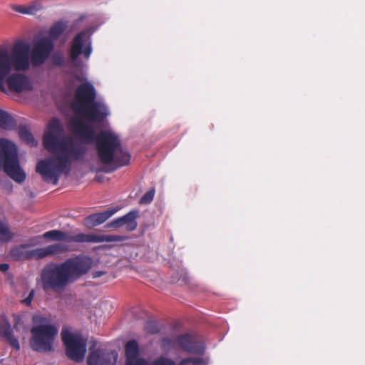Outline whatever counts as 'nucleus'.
<instances>
[{
	"mask_svg": "<svg viewBox=\"0 0 365 365\" xmlns=\"http://www.w3.org/2000/svg\"><path fill=\"white\" fill-rule=\"evenodd\" d=\"M90 29L78 34L73 39L70 49L72 78L82 83L75 92L72 102L73 115L70 118L68 128L71 133L81 142L77 143L64 135L62 123L53 118L48 125L43 135L44 148L56 156L40 160L36 172L49 183L56 185L61 174L68 175L73 161H83L87 153L86 144L95 142L99 161L110 170L128 165L129 154L123 149L118 135L108 130L96 134L94 123L102 121L109 115L106 106L101 101H94L96 92L93 86L86 81L83 73L86 61L92 53Z\"/></svg>",
	"mask_w": 365,
	"mask_h": 365,
	"instance_id": "nucleus-1",
	"label": "nucleus"
},
{
	"mask_svg": "<svg viewBox=\"0 0 365 365\" xmlns=\"http://www.w3.org/2000/svg\"><path fill=\"white\" fill-rule=\"evenodd\" d=\"M67 28L64 21H58L51 26L48 36L40 33L29 44L19 40L12 44L0 46V91L7 90L16 93H27L34 90V80L26 74L31 65L43 64L54 48V41Z\"/></svg>",
	"mask_w": 365,
	"mask_h": 365,
	"instance_id": "nucleus-2",
	"label": "nucleus"
},
{
	"mask_svg": "<svg viewBox=\"0 0 365 365\" xmlns=\"http://www.w3.org/2000/svg\"><path fill=\"white\" fill-rule=\"evenodd\" d=\"M91 259L86 257H76L62 263L46 266L41 272V284L46 292H63L66 288L91 267Z\"/></svg>",
	"mask_w": 365,
	"mask_h": 365,
	"instance_id": "nucleus-3",
	"label": "nucleus"
},
{
	"mask_svg": "<svg viewBox=\"0 0 365 365\" xmlns=\"http://www.w3.org/2000/svg\"><path fill=\"white\" fill-rule=\"evenodd\" d=\"M32 322L31 347L33 350L39 352L51 351L58 334V329L48 318L40 314L34 315Z\"/></svg>",
	"mask_w": 365,
	"mask_h": 365,
	"instance_id": "nucleus-4",
	"label": "nucleus"
},
{
	"mask_svg": "<svg viewBox=\"0 0 365 365\" xmlns=\"http://www.w3.org/2000/svg\"><path fill=\"white\" fill-rule=\"evenodd\" d=\"M139 346L135 340L128 341L125 346V365H207L209 359L207 357H188L181 360L178 364L165 356H160L151 363L138 356Z\"/></svg>",
	"mask_w": 365,
	"mask_h": 365,
	"instance_id": "nucleus-5",
	"label": "nucleus"
},
{
	"mask_svg": "<svg viewBox=\"0 0 365 365\" xmlns=\"http://www.w3.org/2000/svg\"><path fill=\"white\" fill-rule=\"evenodd\" d=\"M1 168L14 181L21 183L25 180L26 175L19 165L16 146L4 138L0 139V169Z\"/></svg>",
	"mask_w": 365,
	"mask_h": 365,
	"instance_id": "nucleus-6",
	"label": "nucleus"
},
{
	"mask_svg": "<svg viewBox=\"0 0 365 365\" xmlns=\"http://www.w3.org/2000/svg\"><path fill=\"white\" fill-rule=\"evenodd\" d=\"M43 237L51 241L88 243L115 242L120 240V237L117 235H102L86 233H79L75 235H70L68 233L58 230H53L46 232L43 233Z\"/></svg>",
	"mask_w": 365,
	"mask_h": 365,
	"instance_id": "nucleus-7",
	"label": "nucleus"
},
{
	"mask_svg": "<svg viewBox=\"0 0 365 365\" xmlns=\"http://www.w3.org/2000/svg\"><path fill=\"white\" fill-rule=\"evenodd\" d=\"M62 340L66 348V354L75 361L83 359L86 353V341L79 334L63 330Z\"/></svg>",
	"mask_w": 365,
	"mask_h": 365,
	"instance_id": "nucleus-8",
	"label": "nucleus"
},
{
	"mask_svg": "<svg viewBox=\"0 0 365 365\" xmlns=\"http://www.w3.org/2000/svg\"><path fill=\"white\" fill-rule=\"evenodd\" d=\"M177 345L183 350L196 354H202L205 351V345L199 337L190 334L180 335L176 339Z\"/></svg>",
	"mask_w": 365,
	"mask_h": 365,
	"instance_id": "nucleus-9",
	"label": "nucleus"
},
{
	"mask_svg": "<svg viewBox=\"0 0 365 365\" xmlns=\"http://www.w3.org/2000/svg\"><path fill=\"white\" fill-rule=\"evenodd\" d=\"M118 354L115 351L105 352L101 350L92 351L88 357V365H115Z\"/></svg>",
	"mask_w": 365,
	"mask_h": 365,
	"instance_id": "nucleus-10",
	"label": "nucleus"
},
{
	"mask_svg": "<svg viewBox=\"0 0 365 365\" xmlns=\"http://www.w3.org/2000/svg\"><path fill=\"white\" fill-rule=\"evenodd\" d=\"M138 216V210H132L125 215L118 217L109 224L107 225L108 227H120L125 226L126 230L133 231L137 227L136 218Z\"/></svg>",
	"mask_w": 365,
	"mask_h": 365,
	"instance_id": "nucleus-11",
	"label": "nucleus"
},
{
	"mask_svg": "<svg viewBox=\"0 0 365 365\" xmlns=\"http://www.w3.org/2000/svg\"><path fill=\"white\" fill-rule=\"evenodd\" d=\"M68 250L67 245L61 243H56L44 247L33 250L34 259H42L48 256H56Z\"/></svg>",
	"mask_w": 365,
	"mask_h": 365,
	"instance_id": "nucleus-12",
	"label": "nucleus"
},
{
	"mask_svg": "<svg viewBox=\"0 0 365 365\" xmlns=\"http://www.w3.org/2000/svg\"><path fill=\"white\" fill-rule=\"evenodd\" d=\"M118 210V209L117 208H110L104 212L91 215L84 219L83 225L88 228H92L98 226L106 222Z\"/></svg>",
	"mask_w": 365,
	"mask_h": 365,
	"instance_id": "nucleus-13",
	"label": "nucleus"
},
{
	"mask_svg": "<svg viewBox=\"0 0 365 365\" xmlns=\"http://www.w3.org/2000/svg\"><path fill=\"white\" fill-rule=\"evenodd\" d=\"M0 336L4 337L16 349H20L19 341L13 336L11 325L6 320L0 324Z\"/></svg>",
	"mask_w": 365,
	"mask_h": 365,
	"instance_id": "nucleus-14",
	"label": "nucleus"
},
{
	"mask_svg": "<svg viewBox=\"0 0 365 365\" xmlns=\"http://www.w3.org/2000/svg\"><path fill=\"white\" fill-rule=\"evenodd\" d=\"M10 257L14 260H23L26 259H34L33 250H29L27 245H21L13 248L10 252Z\"/></svg>",
	"mask_w": 365,
	"mask_h": 365,
	"instance_id": "nucleus-15",
	"label": "nucleus"
},
{
	"mask_svg": "<svg viewBox=\"0 0 365 365\" xmlns=\"http://www.w3.org/2000/svg\"><path fill=\"white\" fill-rule=\"evenodd\" d=\"M15 126L14 119L8 113L0 109V128L4 130H11Z\"/></svg>",
	"mask_w": 365,
	"mask_h": 365,
	"instance_id": "nucleus-16",
	"label": "nucleus"
},
{
	"mask_svg": "<svg viewBox=\"0 0 365 365\" xmlns=\"http://www.w3.org/2000/svg\"><path fill=\"white\" fill-rule=\"evenodd\" d=\"M14 235L11 232L8 225L0 221V241L7 242L12 239Z\"/></svg>",
	"mask_w": 365,
	"mask_h": 365,
	"instance_id": "nucleus-17",
	"label": "nucleus"
},
{
	"mask_svg": "<svg viewBox=\"0 0 365 365\" xmlns=\"http://www.w3.org/2000/svg\"><path fill=\"white\" fill-rule=\"evenodd\" d=\"M19 134L21 140L25 141L30 146H36L37 145V142L26 128H21L19 130Z\"/></svg>",
	"mask_w": 365,
	"mask_h": 365,
	"instance_id": "nucleus-18",
	"label": "nucleus"
},
{
	"mask_svg": "<svg viewBox=\"0 0 365 365\" xmlns=\"http://www.w3.org/2000/svg\"><path fill=\"white\" fill-rule=\"evenodd\" d=\"M29 15H34L39 12L42 9V4L39 1H33L27 4Z\"/></svg>",
	"mask_w": 365,
	"mask_h": 365,
	"instance_id": "nucleus-19",
	"label": "nucleus"
},
{
	"mask_svg": "<svg viewBox=\"0 0 365 365\" xmlns=\"http://www.w3.org/2000/svg\"><path fill=\"white\" fill-rule=\"evenodd\" d=\"M154 195H155L154 190H151L150 191H148L146 193L144 194V195L140 200V204H148V203H150L153 200Z\"/></svg>",
	"mask_w": 365,
	"mask_h": 365,
	"instance_id": "nucleus-20",
	"label": "nucleus"
},
{
	"mask_svg": "<svg viewBox=\"0 0 365 365\" xmlns=\"http://www.w3.org/2000/svg\"><path fill=\"white\" fill-rule=\"evenodd\" d=\"M145 329L149 334H155L158 331L157 324L150 321L145 323Z\"/></svg>",
	"mask_w": 365,
	"mask_h": 365,
	"instance_id": "nucleus-21",
	"label": "nucleus"
},
{
	"mask_svg": "<svg viewBox=\"0 0 365 365\" xmlns=\"http://www.w3.org/2000/svg\"><path fill=\"white\" fill-rule=\"evenodd\" d=\"M11 8H12V10L16 12H18V13H20L22 14L29 15L27 4L26 5H14V6H12Z\"/></svg>",
	"mask_w": 365,
	"mask_h": 365,
	"instance_id": "nucleus-22",
	"label": "nucleus"
},
{
	"mask_svg": "<svg viewBox=\"0 0 365 365\" xmlns=\"http://www.w3.org/2000/svg\"><path fill=\"white\" fill-rule=\"evenodd\" d=\"M34 297V290H31L28 297L26 298H25L22 302L26 305H30L31 303V301L33 300V298Z\"/></svg>",
	"mask_w": 365,
	"mask_h": 365,
	"instance_id": "nucleus-23",
	"label": "nucleus"
},
{
	"mask_svg": "<svg viewBox=\"0 0 365 365\" xmlns=\"http://www.w3.org/2000/svg\"><path fill=\"white\" fill-rule=\"evenodd\" d=\"M173 344V341L169 339H164L162 341V346L163 349H166L170 346L171 344Z\"/></svg>",
	"mask_w": 365,
	"mask_h": 365,
	"instance_id": "nucleus-24",
	"label": "nucleus"
},
{
	"mask_svg": "<svg viewBox=\"0 0 365 365\" xmlns=\"http://www.w3.org/2000/svg\"><path fill=\"white\" fill-rule=\"evenodd\" d=\"M14 319H15V324L14 326L16 327H19L20 324H21V322L22 320L21 317L19 315H15L14 316Z\"/></svg>",
	"mask_w": 365,
	"mask_h": 365,
	"instance_id": "nucleus-25",
	"label": "nucleus"
},
{
	"mask_svg": "<svg viewBox=\"0 0 365 365\" xmlns=\"http://www.w3.org/2000/svg\"><path fill=\"white\" fill-rule=\"evenodd\" d=\"M9 268V265L8 264H0V270L2 272H6Z\"/></svg>",
	"mask_w": 365,
	"mask_h": 365,
	"instance_id": "nucleus-26",
	"label": "nucleus"
},
{
	"mask_svg": "<svg viewBox=\"0 0 365 365\" xmlns=\"http://www.w3.org/2000/svg\"><path fill=\"white\" fill-rule=\"evenodd\" d=\"M103 273L102 272H96L94 273V277H101Z\"/></svg>",
	"mask_w": 365,
	"mask_h": 365,
	"instance_id": "nucleus-27",
	"label": "nucleus"
}]
</instances>
